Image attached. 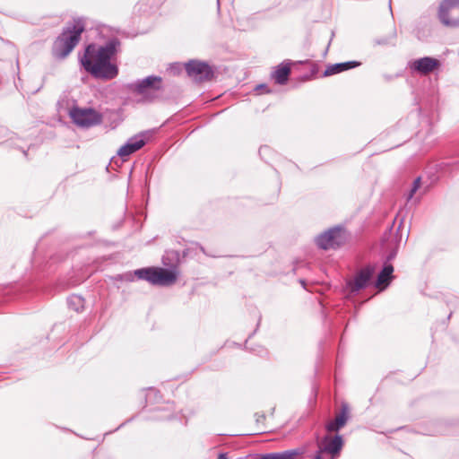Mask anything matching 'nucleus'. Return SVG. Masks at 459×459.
<instances>
[{
    "label": "nucleus",
    "mask_w": 459,
    "mask_h": 459,
    "mask_svg": "<svg viewBox=\"0 0 459 459\" xmlns=\"http://www.w3.org/2000/svg\"><path fill=\"white\" fill-rule=\"evenodd\" d=\"M117 41L110 40L103 47L91 44L86 49L81 63L84 69L96 78L113 79L117 75V67L111 63L117 51Z\"/></svg>",
    "instance_id": "obj_1"
},
{
    "label": "nucleus",
    "mask_w": 459,
    "mask_h": 459,
    "mask_svg": "<svg viewBox=\"0 0 459 459\" xmlns=\"http://www.w3.org/2000/svg\"><path fill=\"white\" fill-rule=\"evenodd\" d=\"M84 22L82 19L74 20L73 24L68 25L60 37L56 40L54 46L55 55L64 58L78 44L81 34L84 30Z\"/></svg>",
    "instance_id": "obj_2"
},
{
    "label": "nucleus",
    "mask_w": 459,
    "mask_h": 459,
    "mask_svg": "<svg viewBox=\"0 0 459 459\" xmlns=\"http://www.w3.org/2000/svg\"><path fill=\"white\" fill-rule=\"evenodd\" d=\"M134 274L154 285L169 286L173 284L178 275L176 272L164 268H143L136 270Z\"/></svg>",
    "instance_id": "obj_3"
},
{
    "label": "nucleus",
    "mask_w": 459,
    "mask_h": 459,
    "mask_svg": "<svg viewBox=\"0 0 459 459\" xmlns=\"http://www.w3.org/2000/svg\"><path fill=\"white\" fill-rule=\"evenodd\" d=\"M441 22L449 27L459 25V0H444L438 13Z\"/></svg>",
    "instance_id": "obj_4"
},
{
    "label": "nucleus",
    "mask_w": 459,
    "mask_h": 459,
    "mask_svg": "<svg viewBox=\"0 0 459 459\" xmlns=\"http://www.w3.org/2000/svg\"><path fill=\"white\" fill-rule=\"evenodd\" d=\"M317 451L325 455L327 459H335V457L339 455L343 442L341 436L336 435L332 437L330 435H326L321 439H317Z\"/></svg>",
    "instance_id": "obj_5"
},
{
    "label": "nucleus",
    "mask_w": 459,
    "mask_h": 459,
    "mask_svg": "<svg viewBox=\"0 0 459 459\" xmlns=\"http://www.w3.org/2000/svg\"><path fill=\"white\" fill-rule=\"evenodd\" d=\"M345 241L344 231L341 228L331 229L316 238V243L323 249L336 248Z\"/></svg>",
    "instance_id": "obj_6"
},
{
    "label": "nucleus",
    "mask_w": 459,
    "mask_h": 459,
    "mask_svg": "<svg viewBox=\"0 0 459 459\" xmlns=\"http://www.w3.org/2000/svg\"><path fill=\"white\" fill-rule=\"evenodd\" d=\"M73 121L82 127H89L100 123V115L91 108H74L70 112Z\"/></svg>",
    "instance_id": "obj_7"
},
{
    "label": "nucleus",
    "mask_w": 459,
    "mask_h": 459,
    "mask_svg": "<svg viewBox=\"0 0 459 459\" xmlns=\"http://www.w3.org/2000/svg\"><path fill=\"white\" fill-rule=\"evenodd\" d=\"M186 70L188 76L195 82L209 80L212 76L211 66L201 61L191 60L186 64Z\"/></svg>",
    "instance_id": "obj_8"
},
{
    "label": "nucleus",
    "mask_w": 459,
    "mask_h": 459,
    "mask_svg": "<svg viewBox=\"0 0 459 459\" xmlns=\"http://www.w3.org/2000/svg\"><path fill=\"white\" fill-rule=\"evenodd\" d=\"M148 138V133H142L131 137L126 144L117 151V155L126 160L132 153L144 146Z\"/></svg>",
    "instance_id": "obj_9"
},
{
    "label": "nucleus",
    "mask_w": 459,
    "mask_h": 459,
    "mask_svg": "<svg viewBox=\"0 0 459 459\" xmlns=\"http://www.w3.org/2000/svg\"><path fill=\"white\" fill-rule=\"evenodd\" d=\"M440 66V62L429 56H425L412 60L409 63V67L411 71L416 72L422 75H427Z\"/></svg>",
    "instance_id": "obj_10"
},
{
    "label": "nucleus",
    "mask_w": 459,
    "mask_h": 459,
    "mask_svg": "<svg viewBox=\"0 0 459 459\" xmlns=\"http://www.w3.org/2000/svg\"><path fill=\"white\" fill-rule=\"evenodd\" d=\"M161 78L158 76H149L131 85L132 89L140 94H149L152 91L160 89Z\"/></svg>",
    "instance_id": "obj_11"
},
{
    "label": "nucleus",
    "mask_w": 459,
    "mask_h": 459,
    "mask_svg": "<svg viewBox=\"0 0 459 459\" xmlns=\"http://www.w3.org/2000/svg\"><path fill=\"white\" fill-rule=\"evenodd\" d=\"M373 274V270L370 267H366L360 270L354 280L349 283L351 291H359V290L365 288L368 283L371 276Z\"/></svg>",
    "instance_id": "obj_12"
},
{
    "label": "nucleus",
    "mask_w": 459,
    "mask_h": 459,
    "mask_svg": "<svg viewBox=\"0 0 459 459\" xmlns=\"http://www.w3.org/2000/svg\"><path fill=\"white\" fill-rule=\"evenodd\" d=\"M306 452L307 447L301 446L296 449L267 454L264 456V459H302V456Z\"/></svg>",
    "instance_id": "obj_13"
},
{
    "label": "nucleus",
    "mask_w": 459,
    "mask_h": 459,
    "mask_svg": "<svg viewBox=\"0 0 459 459\" xmlns=\"http://www.w3.org/2000/svg\"><path fill=\"white\" fill-rule=\"evenodd\" d=\"M290 64L283 63L280 65L273 74V77L278 84H285L290 73Z\"/></svg>",
    "instance_id": "obj_14"
},
{
    "label": "nucleus",
    "mask_w": 459,
    "mask_h": 459,
    "mask_svg": "<svg viewBox=\"0 0 459 459\" xmlns=\"http://www.w3.org/2000/svg\"><path fill=\"white\" fill-rule=\"evenodd\" d=\"M347 421V415L345 411L343 410L341 413H339L334 420H332L327 423L326 430L329 432L338 431L341 428H342Z\"/></svg>",
    "instance_id": "obj_15"
},
{
    "label": "nucleus",
    "mask_w": 459,
    "mask_h": 459,
    "mask_svg": "<svg viewBox=\"0 0 459 459\" xmlns=\"http://www.w3.org/2000/svg\"><path fill=\"white\" fill-rule=\"evenodd\" d=\"M393 272L394 268L391 264L385 265L383 270L378 274L376 283L377 287L386 286L392 278Z\"/></svg>",
    "instance_id": "obj_16"
},
{
    "label": "nucleus",
    "mask_w": 459,
    "mask_h": 459,
    "mask_svg": "<svg viewBox=\"0 0 459 459\" xmlns=\"http://www.w3.org/2000/svg\"><path fill=\"white\" fill-rule=\"evenodd\" d=\"M68 306L73 310L79 312L84 307V299L79 295H72L67 300Z\"/></svg>",
    "instance_id": "obj_17"
},
{
    "label": "nucleus",
    "mask_w": 459,
    "mask_h": 459,
    "mask_svg": "<svg viewBox=\"0 0 459 459\" xmlns=\"http://www.w3.org/2000/svg\"><path fill=\"white\" fill-rule=\"evenodd\" d=\"M340 67H341V65H338V64L329 65L324 72V75L330 76V75H333L335 74H339V73H341Z\"/></svg>",
    "instance_id": "obj_18"
},
{
    "label": "nucleus",
    "mask_w": 459,
    "mask_h": 459,
    "mask_svg": "<svg viewBox=\"0 0 459 459\" xmlns=\"http://www.w3.org/2000/svg\"><path fill=\"white\" fill-rule=\"evenodd\" d=\"M420 186V178H417L413 182L412 188L411 189L410 194L408 195V200L412 198L413 195L416 193V191L419 189Z\"/></svg>",
    "instance_id": "obj_19"
},
{
    "label": "nucleus",
    "mask_w": 459,
    "mask_h": 459,
    "mask_svg": "<svg viewBox=\"0 0 459 459\" xmlns=\"http://www.w3.org/2000/svg\"><path fill=\"white\" fill-rule=\"evenodd\" d=\"M338 65H341L340 70H341V72H343L345 70H348V69L357 66L359 64L356 62H345V63H339Z\"/></svg>",
    "instance_id": "obj_20"
},
{
    "label": "nucleus",
    "mask_w": 459,
    "mask_h": 459,
    "mask_svg": "<svg viewBox=\"0 0 459 459\" xmlns=\"http://www.w3.org/2000/svg\"><path fill=\"white\" fill-rule=\"evenodd\" d=\"M313 459H327V458L325 455H323L318 451H316Z\"/></svg>",
    "instance_id": "obj_21"
},
{
    "label": "nucleus",
    "mask_w": 459,
    "mask_h": 459,
    "mask_svg": "<svg viewBox=\"0 0 459 459\" xmlns=\"http://www.w3.org/2000/svg\"><path fill=\"white\" fill-rule=\"evenodd\" d=\"M218 459H227V455L221 453V454L219 455Z\"/></svg>",
    "instance_id": "obj_22"
}]
</instances>
